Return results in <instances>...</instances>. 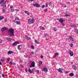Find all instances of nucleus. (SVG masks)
<instances>
[{
    "mask_svg": "<svg viewBox=\"0 0 78 78\" xmlns=\"http://www.w3.org/2000/svg\"><path fill=\"white\" fill-rule=\"evenodd\" d=\"M8 31L11 36H14V29H9Z\"/></svg>",
    "mask_w": 78,
    "mask_h": 78,
    "instance_id": "f257e3e1",
    "label": "nucleus"
},
{
    "mask_svg": "<svg viewBox=\"0 0 78 78\" xmlns=\"http://www.w3.org/2000/svg\"><path fill=\"white\" fill-rule=\"evenodd\" d=\"M35 22V20L34 19L30 18L28 19V24L29 25L33 24V23H34Z\"/></svg>",
    "mask_w": 78,
    "mask_h": 78,
    "instance_id": "f03ea898",
    "label": "nucleus"
},
{
    "mask_svg": "<svg viewBox=\"0 0 78 78\" xmlns=\"http://www.w3.org/2000/svg\"><path fill=\"white\" fill-rule=\"evenodd\" d=\"M35 67V62L34 61H31V65L30 66V68H31V67Z\"/></svg>",
    "mask_w": 78,
    "mask_h": 78,
    "instance_id": "7ed1b4c3",
    "label": "nucleus"
},
{
    "mask_svg": "<svg viewBox=\"0 0 78 78\" xmlns=\"http://www.w3.org/2000/svg\"><path fill=\"white\" fill-rule=\"evenodd\" d=\"M6 2H7V1H6L5 2V0H2L0 2V4H2V5H5L6 4Z\"/></svg>",
    "mask_w": 78,
    "mask_h": 78,
    "instance_id": "20e7f679",
    "label": "nucleus"
},
{
    "mask_svg": "<svg viewBox=\"0 0 78 78\" xmlns=\"http://www.w3.org/2000/svg\"><path fill=\"white\" fill-rule=\"evenodd\" d=\"M34 6H36L37 8H39L41 7V5H40V4H38L37 3H35V4L33 5Z\"/></svg>",
    "mask_w": 78,
    "mask_h": 78,
    "instance_id": "39448f33",
    "label": "nucleus"
},
{
    "mask_svg": "<svg viewBox=\"0 0 78 78\" xmlns=\"http://www.w3.org/2000/svg\"><path fill=\"white\" fill-rule=\"evenodd\" d=\"M43 70L45 72H48L47 68V67H45V66H44L43 68Z\"/></svg>",
    "mask_w": 78,
    "mask_h": 78,
    "instance_id": "423d86ee",
    "label": "nucleus"
},
{
    "mask_svg": "<svg viewBox=\"0 0 78 78\" xmlns=\"http://www.w3.org/2000/svg\"><path fill=\"white\" fill-rule=\"evenodd\" d=\"M5 30H8V29L6 27H4L1 29V31H4Z\"/></svg>",
    "mask_w": 78,
    "mask_h": 78,
    "instance_id": "0eeeda50",
    "label": "nucleus"
},
{
    "mask_svg": "<svg viewBox=\"0 0 78 78\" xmlns=\"http://www.w3.org/2000/svg\"><path fill=\"white\" fill-rule=\"evenodd\" d=\"M69 52L70 56H73V51H72L71 50H69Z\"/></svg>",
    "mask_w": 78,
    "mask_h": 78,
    "instance_id": "6e6552de",
    "label": "nucleus"
},
{
    "mask_svg": "<svg viewBox=\"0 0 78 78\" xmlns=\"http://www.w3.org/2000/svg\"><path fill=\"white\" fill-rule=\"evenodd\" d=\"M58 70V72H60V73H62V70H64V69H61L60 68H59Z\"/></svg>",
    "mask_w": 78,
    "mask_h": 78,
    "instance_id": "1a4fd4ad",
    "label": "nucleus"
},
{
    "mask_svg": "<svg viewBox=\"0 0 78 78\" xmlns=\"http://www.w3.org/2000/svg\"><path fill=\"white\" fill-rule=\"evenodd\" d=\"M12 53H14V51H9L8 52V55H11V54H12Z\"/></svg>",
    "mask_w": 78,
    "mask_h": 78,
    "instance_id": "9d476101",
    "label": "nucleus"
},
{
    "mask_svg": "<svg viewBox=\"0 0 78 78\" xmlns=\"http://www.w3.org/2000/svg\"><path fill=\"white\" fill-rule=\"evenodd\" d=\"M22 44H20L17 47V48H18V49L19 50H21V48H20V47H22Z\"/></svg>",
    "mask_w": 78,
    "mask_h": 78,
    "instance_id": "9b49d317",
    "label": "nucleus"
},
{
    "mask_svg": "<svg viewBox=\"0 0 78 78\" xmlns=\"http://www.w3.org/2000/svg\"><path fill=\"white\" fill-rule=\"evenodd\" d=\"M58 55H59V54L58 52L55 53V55L54 56L53 58H56V56H58Z\"/></svg>",
    "mask_w": 78,
    "mask_h": 78,
    "instance_id": "f8f14e48",
    "label": "nucleus"
},
{
    "mask_svg": "<svg viewBox=\"0 0 78 78\" xmlns=\"http://www.w3.org/2000/svg\"><path fill=\"white\" fill-rule=\"evenodd\" d=\"M6 39L8 41H12V39L9 37H6Z\"/></svg>",
    "mask_w": 78,
    "mask_h": 78,
    "instance_id": "ddd939ff",
    "label": "nucleus"
},
{
    "mask_svg": "<svg viewBox=\"0 0 78 78\" xmlns=\"http://www.w3.org/2000/svg\"><path fill=\"white\" fill-rule=\"evenodd\" d=\"M59 22L62 23L64 22V20H62V19L60 18L59 20Z\"/></svg>",
    "mask_w": 78,
    "mask_h": 78,
    "instance_id": "4468645a",
    "label": "nucleus"
},
{
    "mask_svg": "<svg viewBox=\"0 0 78 78\" xmlns=\"http://www.w3.org/2000/svg\"><path fill=\"white\" fill-rule=\"evenodd\" d=\"M42 64V62L41 61H40L38 63V66H39V67H40V66H41Z\"/></svg>",
    "mask_w": 78,
    "mask_h": 78,
    "instance_id": "2eb2a0df",
    "label": "nucleus"
},
{
    "mask_svg": "<svg viewBox=\"0 0 78 78\" xmlns=\"http://www.w3.org/2000/svg\"><path fill=\"white\" fill-rule=\"evenodd\" d=\"M5 60V58H4V57H2V59L1 60V61H2V62H4Z\"/></svg>",
    "mask_w": 78,
    "mask_h": 78,
    "instance_id": "dca6fc26",
    "label": "nucleus"
},
{
    "mask_svg": "<svg viewBox=\"0 0 78 78\" xmlns=\"http://www.w3.org/2000/svg\"><path fill=\"white\" fill-rule=\"evenodd\" d=\"M25 37H26L27 40H30V39H31L30 37H28V36H27V35H25Z\"/></svg>",
    "mask_w": 78,
    "mask_h": 78,
    "instance_id": "f3484780",
    "label": "nucleus"
},
{
    "mask_svg": "<svg viewBox=\"0 0 78 78\" xmlns=\"http://www.w3.org/2000/svg\"><path fill=\"white\" fill-rule=\"evenodd\" d=\"M28 72H30V73H33V71H31L30 69H29L28 70Z\"/></svg>",
    "mask_w": 78,
    "mask_h": 78,
    "instance_id": "a211bd4d",
    "label": "nucleus"
},
{
    "mask_svg": "<svg viewBox=\"0 0 78 78\" xmlns=\"http://www.w3.org/2000/svg\"><path fill=\"white\" fill-rule=\"evenodd\" d=\"M73 67L74 70H76L77 67L76 66H73Z\"/></svg>",
    "mask_w": 78,
    "mask_h": 78,
    "instance_id": "6ab92c4d",
    "label": "nucleus"
},
{
    "mask_svg": "<svg viewBox=\"0 0 78 78\" xmlns=\"http://www.w3.org/2000/svg\"><path fill=\"white\" fill-rule=\"evenodd\" d=\"M34 41L35 43H36V44H40V43L39 42L37 41V40H35Z\"/></svg>",
    "mask_w": 78,
    "mask_h": 78,
    "instance_id": "aec40b11",
    "label": "nucleus"
},
{
    "mask_svg": "<svg viewBox=\"0 0 78 78\" xmlns=\"http://www.w3.org/2000/svg\"><path fill=\"white\" fill-rule=\"evenodd\" d=\"M40 27L41 30H45V28L42 27V26H40Z\"/></svg>",
    "mask_w": 78,
    "mask_h": 78,
    "instance_id": "412c9836",
    "label": "nucleus"
},
{
    "mask_svg": "<svg viewBox=\"0 0 78 78\" xmlns=\"http://www.w3.org/2000/svg\"><path fill=\"white\" fill-rule=\"evenodd\" d=\"M15 23H17V25H20V22L19 21H16V22H15Z\"/></svg>",
    "mask_w": 78,
    "mask_h": 78,
    "instance_id": "4be33fe9",
    "label": "nucleus"
},
{
    "mask_svg": "<svg viewBox=\"0 0 78 78\" xmlns=\"http://www.w3.org/2000/svg\"><path fill=\"white\" fill-rule=\"evenodd\" d=\"M70 76H73L74 75V74L73 73H70L69 74Z\"/></svg>",
    "mask_w": 78,
    "mask_h": 78,
    "instance_id": "5701e85b",
    "label": "nucleus"
},
{
    "mask_svg": "<svg viewBox=\"0 0 78 78\" xmlns=\"http://www.w3.org/2000/svg\"><path fill=\"white\" fill-rule=\"evenodd\" d=\"M25 13L27 14V15H30V13L27 11H25L24 12Z\"/></svg>",
    "mask_w": 78,
    "mask_h": 78,
    "instance_id": "b1692460",
    "label": "nucleus"
},
{
    "mask_svg": "<svg viewBox=\"0 0 78 78\" xmlns=\"http://www.w3.org/2000/svg\"><path fill=\"white\" fill-rule=\"evenodd\" d=\"M4 17L3 16H0V20H2V19H4Z\"/></svg>",
    "mask_w": 78,
    "mask_h": 78,
    "instance_id": "393cba45",
    "label": "nucleus"
},
{
    "mask_svg": "<svg viewBox=\"0 0 78 78\" xmlns=\"http://www.w3.org/2000/svg\"><path fill=\"white\" fill-rule=\"evenodd\" d=\"M12 45L13 46H16V45H17V44H16V42H15L13 43V44H12Z\"/></svg>",
    "mask_w": 78,
    "mask_h": 78,
    "instance_id": "a878e982",
    "label": "nucleus"
},
{
    "mask_svg": "<svg viewBox=\"0 0 78 78\" xmlns=\"http://www.w3.org/2000/svg\"><path fill=\"white\" fill-rule=\"evenodd\" d=\"M53 28L54 29L53 30V31H57V29H56V28L55 27H53Z\"/></svg>",
    "mask_w": 78,
    "mask_h": 78,
    "instance_id": "bb28decb",
    "label": "nucleus"
},
{
    "mask_svg": "<svg viewBox=\"0 0 78 78\" xmlns=\"http://www.w3.org/2000/svg\"><path fill=\"white\" fill-rule=\"evenodd\" d=\"M70 16V15L69 14H68V15L65 14L64 15V16L65 17H68V16Z\"/></svg>",
    "mask_w": 78,
    "mask_h": 78,
    "instance_id": "cd10ccee",
    "label": "nucleus"
},
{
    "mask_svg": "<svg viewBox=\"0 0 78 78\" xmlns=\"http://www.w3.org/2000/svg\"><path fill=\"white\" fill-rule=\"evenodd\" d=\"M5 6H6V5H5V4H2L1 5V6H2L3 8H5Z\"/></svg>",
    "mask_w": 78,
    "mask_h": 78,
    "instance_id": "c85d7f7f",
    "label": "nucleus"
},
{
    "mask_svg": "<svg viewBox=\"0 0 78 78\" xmlns=\"http://www.w3.org/2000/svg\"><path fill=\"white\" fill-rule=\"evenodd\" d=\"M70 26L71 27H73L74 28H75L76 27V25H71Z\"/></svg>",
    "mask_w": 78,
    "mask_h": 78,
    "instance_id": "c756f323",
    "label": "nucleus"
},
{
    "mask_svg": "<svg viewBox=\"0 0 78 78\" xmlns=\"http://www.w3.org/2000/svg\"><path fill=\"white\" fill-rule=\"evenodd\" d=\"M31 47L32 49H34V46L33 45L31 46Z\"/></svg>",
    "mask_w": 78,
    "mask_h": 78,
    "instance_id": "7c9ffc66",
    "label": "nucleus"
},
{
    "mask_svg": "<svg viewBox=\"0 0 78 78\" xmlns=\"http://www.w3.org/2000/svg\"><path fill=\"white\" fill-rule=\"evenodd\" d=\"M2 11H3V12H5L6 10H5V9H3V8H2Z\"/></svg>",
    "mask_w": 78,
    "mask_h": 78,
    "instance_id": "2f4dec72",
    "label": "nucleus"
},
{
    "mask_svg": "<svg viewBox=\"0 0 78 78\" xmlns=\"http://www.w3.org/2000/svg\"><path fill=\"white\" fill-rule=\"evenodd\" d=\"M34 53L33 51H32L31 52V53L30 54V55H34Z\"/></svg>",
    "mask_w": 78,
    "mask_h": 78,
    "instance_id": "473e14b6",
    "label": "nucleus"
},
{
    "mask_svg": "<svg viewBox=\"0 0 78 78\" xmlns=\"http://www.w3.org/2000/svg\"><path fill=\"white\" fill-rule=\"evenodd\" d=\"M75 33H77V34H78V29H77L75 31Z\"/></svg>",
    "mask_w": 78,
    "mask_h": 78,
    "instance_id": "72a5a7b5",
    "label": "nucleus"
},
{
    "mask_svg": "<svg viewBox=\"0 0 78 78\" xmlns=\"http://www.w3.org/2000/svg\"><path fill=\"white\" fill-rule=\"evenodd\" d=\"M70 45L71 47H72V46H73V44L71 43V44H70Z\"/></svg>",
    "mask_w": 78,
    "mask_h": 78,
    "instance_id": "f704fd0d",
    "label": "nucleus"
},
{
    "mask_svg": "<svg viewBox=\"0 0 78 78\" xmlns=\"http://www.w3.org/2000/svg\"><path fill=\"white\" fill-rule=\"evenodd\" d=\"M71 36H69V38L70 40H71L73 38H72V37Z\"/></svg>",
    "mask_w": 78,
    "mask_h": 78,
    "instance_id": "c9c22d12",
    "label": "nucleus"
},
{
    "mask_svg": "<svg viewBox=\"0 0 78 78\" xmlns=\"http://www.w3.org/2000/svg\"><path fill=\"white\" fill-rule=\"evenodd\" d=\"M11 11L12 12H14V9H11Z\"/></svg>",
    "mask_w": 78,
    "mask_h": 78,
    "instance_id": "e433bc0d",
    "label": "nucleus"
},
{
    "mask_svg": "<svg viewBox=\"0 0 78 78\" xmlns=\"http://www.w3.org/2000/svg\"><path fill=\"white\" fill-rule=\"evenodd\" d=\"M16 44L17 45L20 44V43H19V41H16Z\"/></svg>",
    "mask_w": 78,
    "mask_h": 78,
    "instance_id": "4c0bfd02",
    "label": "nucleus"
},
{
    "mask_svg": "<svg viewBox=\"0 0 78 78\" xmlns=\"http://www.w3.org/2000/svg\"><path fill=\"white\" fill-rule=\"evenodd\" d=\"M48 3H46V6L45 7L47 8V7H48Z\"/></svg>",
    "mask_w": 78,
    "mask_h": 78,
    "instance_id": "58836bf2",
    "label": "nucleus"
},
{
    "mask_svg": "<svg viewBox=\"0 0 78 78\" xmlns=\"http://www.w3.org/2000/svg\"><path fill=\"white\" fill-rule=\"evenodd\" d=\"M47 35H48V34H45L44 35V37H46L47 36Z\"/></svg>",
    "mask_w": 78,
    "mask_h": 78,
    "instance_id": "ea45409f",
    "label": "nucleus"
},
{
    "mask_svg": "<svg viewBox=\"0 0 78 78\" xmlns=\"http://www.w3.org/2000/svg\"><path fill=\"white\" fill-rule=\"evenodd\" d=\"M49 5L50 6H51V2H50L49 3Z\"/></svg>",
    "mask_w": 78,
    "mask_h": 78,
    "instance_id": "a19ab883",
    "label": "nucleus"
},
{
    "mask_svg": "<svg viewBox=\"0 0 78 78\" xmlns=\"http://www.w3.org/2000/svg\"><path fill=\"white\" fill-rule=\"evenodd\" d=\"M8 20H7V19H5L4 20V22H7Z\"/></svg>",
    "mask_w": 78,
    "mask_h": 78,
    "instance_id": "79ce46f5",
    "label": "nucleus"
},
{
    "mask_svg": "<svg viewBox=\"0 0 78 78\" xmlns=\"http://www.w3.org/2000/svg\"><path fill=\"white\" fill-rule=\"evenodd\" d=\"M10 60V58H7L8 61H9Z\"/></svg>",
    "mask_w": 78,
    "mask_h": 78,
    "instance_id": "37998d69",
    "label": "nucleus"
},
{
    "mask_svg": "<svg viewBox=\"0 0 78 78\" xmlns=\"http://www.w3.org/2000/svg\"><path fill=\"white\" fill-rule=\"evenodd\" d=\"M10 8L11 9H12V8H13V6H12V5L10 6Z\"/></svg>",
    "mask_w": 78,
    "mask_h": 78,
    "instance_id": "c03bdc74",
    "label": "nucleus"
},
{
    "mask_svg": "<svg viewBox=\"0 0 78 78\" xmlns=\"http://www.w3.org/2000/svg\"><path fill=\"white\" fill-rule=\"evenodd\" d=\"M45 7V5H42V8H44V7Z\"/></svg>",
    "mask_w": 78,
    "mask_h": 78,
    "instance_id": "a18cd8bd",
    "label": "nucleus"
},
{
    "mask_svg": "<svg viewBox=\"0 0 78 78\" xmlns=\"http://www.w3.org/2000/svg\"><path fill=\"white\" fill-rule=\"evenodd\" d=\"M62 25H63V26H65L66 25V24H64L63 23H62Z\"/></svg>",
    "mask_w": 78,
    "mask_h": 78,
    "instance_id": "49530a36",
    "label": "nucleus"
},
{
    "mask_svg": "<svg viewBox=\"0 0 78 78\" xmlns=\"http://www.w3.org/2000/svg\"><path fill=\"white\" fill-rule=\"evenodd\" d=\"M44 12H46L47 11V9H44Z\"/></svg>",
    "mask_w": 78,
    "mask_h": 78,
    "instance_id": "de8ad7c7",
    "label": "nucleus"
},
{
    "mask_svg": "<svg viewBox=\"0 0 78 78\" xmlns=\"http://www.w3.org/2000/svg\"><path fill=\"white\" fill-rule=\"evenodd\" d=\"M69 73V71H66L65 72V73H66V74H67V73Z\"/></svg>",
    "mask_w": 78,
    "mask_h": 78,
    "instance_id": "09e8293b",
    "label": "nucleus"
},
{
    "mask_svg": "<svg viewBox=\"0 0 78 78\" xmlns=\"http://www.w3.org/2000/svg\"><path fill=\"white\" fill-rule=\"evenodd\" d=\"M2 77H3V78H4V77H5V75L3 74H2Z\"/></svg>",
    "mask_w": 78,
    "mask_h": 78,
    "instance_id": "8fccbe9b",
    "label": "nucleus"
},
{
    "mask_svg": "<svg viewBox=\"0 0 78 78\" xmlns=\"http://www.w3.org/2000/svg\"><path fill=\"white\" fill-rule=\"evenodd\" d=\"M12 62H10V65H12Z\"/></svg>",
    "mask_w": 78,
    "mask_h": 78,
    "instance_id": "3c124183",
    "label": "nucleus"
},
{
    "mask_svg": "<svg viewBox=\"0 0 78 78\" xmlns=\"http://www.w3.org/2000/svg\"><path fill=\"white\" fill-rule=\"evenodd\" d=\"M37 73H38V74H40V73H39V70H37Z\"/></svg>",
    "mask_w": 78,
    "mask_h": 78,
    "instance_id": "603ef678",
    "label": "nucleus"
},
{
    "mask_svg": "<svg viewBox=\"0 0 78 78\" xmlns=\"http://www.w3.org/2000/svg\"><path fill=\"white\" fill-rule=\"evenodd\" d=\"M25 71L26 72H28V70H27V69H26L25 70Z\"/></svg>",
    "mask_w": 78,
    "mask_h": 78,
    "instance_id": "864d4df0",
    "label": "nucleus"
},
{
    "mask_svg": "<svg viewBox=\"0 0 78 78\" xmlns=\"http://www.w3.org/2000/svg\"><path fill=\"white\" fill-rule=\"evenodd\" d=\"M20 66L21 67H23V65H20Z\"/></svg>",
    "mask_w": 78,
    "mask_h": 78,
    "instance_id": "5fc2aeb1",
    "label": "nucleus"
},
{
    "mask_svg": "<svg viewBox=\"0 0 78 78\" xmlns=\"http://www.w3.org/2000/svg\"><path fill=\"white\" fill-rule=\"evenodd\" d=\"M78 75L76 74V76H75V77L76 78H77V77H78Z\"/></svg>",
    "mask_w": 78,
    "mask_h": 78,
    "instance_id": "6e6d98bb",
    "label": "nucleus"
},
{
    "mask_svg": "<svg viewBox=\"0 0 78 78\" xmlns=\"http://www.w3.org/2000/svg\"><path fill=\"white\" fill-rule=\"evenodd\" d=\"M44 58V57L43 56V55H41V58L42 59V58Z\"/></svg>",
    "mask_w": 78,
    "mask_h": 78,
    "instance_id": "4d7b16f0",
    "label": "nucleus"
},
{
    "mask_svg": "<svg viewBox=\"0 0 78 78\" xmlns=\"http://www.w3.org/2000/svg\"><path fill=\"white\" fill-rule=\"evenodd\" d=\"M71 40L72 41H74V39L73 38Z\"/></svg>",
    "mask_w": 78,
    "mask_h": 78,
    "instance_id": "13d9d810",
    "label": "nucleus"
},
{
    "mask_svg": "<svg viewBox=\"0 0 78 78\" xmlns=\"http://www.w3.org/2000/svg\"><path fill=\"white\" fill-rule=\"evenodd\" d=\"M2 43V41L1 40H0V43Z\"/></svg>",
    "mask_w": 78,
    "mask_h": 78,
    "instance_id": "bf43d9fd",
    "label": "nucleus"
},
{
    "mask_svg": "<svg viewBox=\"0 0 78 78\" xmlns=\"http://www.w3.org/2000/svg\"><path fill=\"white\" fill-rule=\"evenodd\" d=\"M15 10L16 11H19V10L18 9H16Z\"/></svg>",
    "mask_w": 78,
    "mask_h": 78,
    "instance_id": "052dcab7",
    "label": "nucleus"
},
{
    "mask_svg": "<svg viewBox=\"0 0 78 78\" xmlns=\"http://www.w3.org/2000/svg\"><path fill=\"white\" fill-rule=\"evenodd\" d=\"M24 56L25 58H27V57L26 55H24Z\"/></svg>",
    "mask_w": 78,
    "mask_h": 78,
    "instance_id": "680f3d73",
    "label": "nucleus"
},
{
    "mask_svg": "<svg viewBox=\"0 0 78 78\" xmlns=\"http://www.w3.org/2000/svg\"><path fill=\"white\" fill-rule=\"evenodd\" d=\"M34 0H29V1H31V2L33 1Z\"/></svg>",
    "mask_w": 78,
    "mask_h": 78,
    "instance_id": "e2e57ef3",
    "label": "nucleus"
},
{
    "mask_svg": "<svg viewBox=\"0 0 78 78\" xmlns=\"http://www.w3.org/2000/svg\"><path fill=\"white\" fill-rule=\"evenodd\" d=\"M0 65H2V63L1 62H0Z\"/></svg>",
    "mask_w": 78,
    "mask_h": 78,
    "instance_id": "0e129e2a",
    "label": "nucleus"
},
{
    "mask_svg": "<svg viewBox=\"0 0 78 78\" xmlns=\"http://www.w3.org/2000/svg\"><path fill=\"white\" fill-rule=\"evenodd\" d=\"M64 7L65 8H66V7H67V6L65 5V6H64Z\"/></svg>",
    "mask_w": 78,
    "mask_h": 78,
    "instance_id": "69168bd1",
    "label": "nucleus"
},
{
    "mask_svg": "<svg viewBox=\"0 0 78 78\" xmlns=\"http://www.w3.org/2000/svg\"><path fill=\"white\" fill-rule=\"evenodd\" d=\"M13 65H16V63H13Z\"/></svg>",
    "mask_w": 78,
    "mask_h": 78,
    "instance_id": "338daca9",
    "label": "nucleus"
},
{
    "mask_svg": "<svg viewBox=\"0 0 78 78\" xmlns=\"http://www.w3.org/2000/svg\"><path fill=\"white\" fill-rule=\"evenodd\" d=\"M73 62H71V64H73Z\"/></svg>",
    "mask_w": 78,
    "mask_h": 78,
    "instance_id": "774afa93",
    "label": "nucleus"
}]
</instances>
